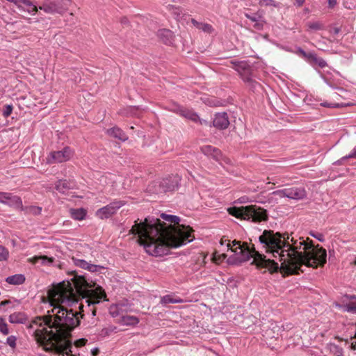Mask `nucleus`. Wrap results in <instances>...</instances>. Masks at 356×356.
<instances>
[{
  "instance_id": "f257e3e1",
  "label": "nucleus",
  "mask_w": 356,
  "mask_h": 356,
  "mask_svg": "<svg viewBox=\"0 0 356 356\" xmlns=\"http://www.w3.org/2000/svg\"><path fill=\"white\" fill-rule=\"evenodd\" d=\"M48 302L51 310L44 317H37L29 325L37 343L47 352H54L58 356H73L72 343L68 340L70 332L79 325V312L66 306L80 302L79 308L96 316L98 306L107 301L106 294L102 286L95 287L84 276L72 274L70 278L54 285L48 291Z\"/></svg>"
},
{
  "instance_id": "f03ea898",
  "label": "nucleus",
  "mask_w": 356,
  "mask_h": 356,
  "mask_svg": "<svg viewBox=\"0 0 356 356\" xmlns=\"http://www.w3.org/2000/svg\"><path fill=\"white\" fill-rule=\"evenodd\" d=\"M161 217L169 224L147 217L144 221H135L130 230L137 236L138 242L147 254L155 257L167 254L169 248H178L194 239L193 229L179 224V217L165 213H162Z\"/></svg>"
},
{
  "instance_id": "7ed1b4c3",
  "label": "nucleus",
  "mask_w": 356,
  "mask_h": 356,
  "mask_svg": "<svg viewBox=\"0 0 356 356\" xmlns=\"http://www.w3.org/2000/svg\"><path fill=\"white\" fill-rule=\"evenodd\" d=\"M291 261L287 269V274H298L303 272L301 268H316L323 266L327 261V251L319 245L314 246L312 241L300 238L294 241V250L292 252Z\"/></svg>"
},
{
  "instance_id": "20e7f679",
  "label": "nucleus",
  "mask_w": 356,
  "mask_h": 356,
  "mask_svg": "<svg viewBox=\"0 0 356 356\" xmlns=\"http://www.w3.org/2000/svg\"><path fill=\"white\" fill-rule=\"evenodd\" d=\"M290 244L279 232L273 230H264L259 237L261 249L273 257L277 259L278 269H282L286 273L291 261L292 252L294 250V241Z\"/></svg>"
},
{
  "instance_id": "39448f33",
  "label": "nucleus",
  "mask_w": 356,
  "mask_h": 356,
  "mask_svg": "<svg viewBox=\"0 0 356 356\" xmlns=\"http://www.w3.org/2000/svg\"><path fill=\"white\" fill-rule=\"evenodd\" d=\"M227 261L232 264H238L248 261L252 258V264L257 267L268 269L270 273L278 270V264L275 260L266 259L263 254L254 249L252 250L247 243L233 241L227 244Z\"/></svg>"
},
{
  "instance_id": "423d86ee",
  "label": "nucleus",
  "mask_w": 356,
  "mask_h": 356,
  "mask_svg": "<svg viewBox=\"0 0 356 356\" xmlns=\"http://www.w3.org/2000/svg\"><path fill=\"white\" fill-rule=\"evenodd\" d=\"M230 215L253 222H261L268 219L266 211L256 205H250L241 207H231L228 209Z\"/></svg>"
},
{
  "instance_id": "0eeeda50",
  "label": "nucleus",
  "mask_w": 356,
  "mask_h": 356,
  "mask_svg": "<svg viewBox=\"0 0 356 356\" xmlns=\"http://www.w3.org/2000/svg\"><path fill=\"white\" fill-rule=\"evenodd\" d=\"M71 3V0H44L39 8L47 14H62Z\"/></svg>"
},
{
  "instance_id": "6e6552de",
  "label": "nucleus",
  "mask_w": 356,
  "mask_h": 356,
  "mask_svg": "<svg viewBox=\"0 0 356 356\" xmlns=\"http://www.w3.org/2000/svg\"><path fill=\"white\" fill-rule=\"evenodd\" d=\"M73 156V151L69 147H65L63 149L54 151L49 153L47 157V163H58L69 161Z\"/></svg>"
},
{
  "instance_id": "1a4fd4ad",
  "label": "nucleus",
  "mask_w": 356,
  "mask_h": 356,
  "mask_svg": "<svg viewBox=\"0 0 356 356\" xmlns=\"http://www.w3.org/2000/svg\"><path fill=\"white\" fill-rule=\"evenodd\" d=\"M273 194L278 195L280 197H287L293 200H302L306 197V191L302 187H292L277 190Z\"/></svg>"
},
{
  "instance_id": "9d476101",
  "label": "nucleus",
  "mask_w": 356,
  "mask_h": 356,
  "mask_svg": "<svg viewBox=\"0 0 356 356\" xmlns=\"http://www.w3.org/2000/svg\"><path fill=\"white\" fill-rule=\"evenodd\" d=\"M125 202L122 200H115L109 204L100 208L96 211V216L101 219H106L115 214L119 209L123 207Z\"/></svg>"
},
{
  "instance_id": "9b49d317",
  "label": "nucleus",
  "mask_w": 356,
  "mask_h": 356,
  "mask_svg": "<svg viewBox=\"0 0 356 356\" xmlns=\"http://www.w3.org/2000/svg\"><path fill=\"white\" fill-rule=\"evenodd\" d=\"M232 67L238 72L241 78L247 82H250L251 68L249 63L246 60H232L231 62Z\"/></svg>"
},
{
  "instance_id": "f8f14e48",
  "label": "nucleus",
  "mask_w": 356,
  "mask_h": 356,
  "mask_svg": "<svg viewBox=\"0 0 356 356\" xmlns=\"http://www.w3.org/2000/svg\"><path fill=\"white\" fill-rule=\"evenodd\" d=\"M0 203L19 210V208H22V201L21 198L10 193L0 192Z\"/></svg>"
},
{
  "instance_id": "ddd939ff",
  "label": "nucleus",
  "mask_w": 356,
  "mask_h": 356,
  "mask_svg": "<svg viewBox=\"0 0 356 356\" xmlns=\"http://www.w3.org/2000/svg\"><path fill=\"white\" fill-rule=\"evenodd\" d=\"M179 179L177 176L169 177L163 179L161 182L159 189H149L153 193H162L170 191H174L178 187Z\"/></svg>"
},
{
  "instance_id": "4468645a",
  "label": "nucleus",
  "mask_w": 356,
  "mask_h": 356,
  "mask_svg": "<svg viewBox=\"0 0 356 356\" xmlns=\"http://www.w3.org/2000/svg\"><path fill=\"white\" fill-rule=\"evenodd\" d=\"M336 306L342 311L356 314V297L345 296L342 298L341 302L337 303Z\"/></svg>"
},
{
  "instance_id": "2eb2a0df",
  "label": "nucleus",
  "mask_w": 356,
  "mask_h": 356,
  "mask_svg": "<svg viewBox=\"0 0 356 356\" xmlns=\"http://www.w3.org/2000/svg\"><path fill=\"white\" fill-rule=\"evenodd\" d=\"M131 307L127 302H119L112 305L109 307V314L113 318H120L124 314L131 312Z\"/></svg>"
},
{
  "instance_id": "dca6fc26",
  "label": "nucleus",
  "mask_w": 356,
  "mask_h": 356,
  "mask_svg": "<svg viewBox=\"0 0 356 356\" xmlns=\"http://www.w3.org/2000/svg\"><path fill=\"white\" fill-rule=\"evenodd\" d=\"M213 124L214 127H216L218 129H226L229 124V122L228 120V116H227V113H220L216 114L215 118L213 119Z\"/></svg>"
},
{
  "instance_id": "f3484780",
  "label": "nucleus",
  "mask_w": 356,
  "mask_h": 356,
  "mask_svg": "<svg viewBox=\"0 0 356 356\" xmlns=\"http://www.w3.org/2000/svg\"><path fill=\"white\" fill-rule=\"evenodd\" d=\"M117 323L122 325L134 326L139 323V319L136 316L124 314L117 320Z\"/></svg>"
},
{
  "instance_id": "a211bd4d",
  "label": "nucleus",
  "mask_w": 356,
  "mask_h": 356,
  "mask_svg": "<svg viewBox=\"0 0 356 356\" xmlns=\"http://www.w3.org/2000/svg\"><path fill=\"white\" fill-rule=\"evenodd\" d=\"M159 38L166 44H171L174 40L173 33L169 29H161L158 31Z\"/></svg>"
},
{
  "instance_id": "6ab92c4d",
  "label": "nucleus",
  "mask_w": 356,
  "mask_h": 356,
  "mask_svg": "<svg viewBox=\"0 0 356 356\" xmlns=\"http://www.w3.org/2000/svg\"><path fill=\"white\" fill-rule=\"evenodd\" d=\"M202 152L204 155L207 156H211L216 160H218L220 157V151L211 145H206L202 147Z\"/></svg>"
},
{
  "instance_id": "aec40b11",
  "label": "nucleus",
  "mask_w": 356,
  "mask_h": 356,
  "mask_svg": "<svg viewBox=\"0 0 356 356\" xmlns=\"http://www.w3.org/2000/svg\"><path fill=\"white\" fill-rule=\"evenodd\" d=\"M70 214L74 220H83L87 215V211L83 208L70 209Z\"/></svg>"
},
{
  "instance_id": "412c9836",
  "label": "nucleus",
  "mask_w": 356,
  "mask_h": 356,
  "mask_svg": "<svg viewBox=\"0 0 356 356\" xmlns=\"http://www.w3.org/2000/svg\"><path fill=\"white\" fill-rule=\"evenodd\" d=\"M108 135L113 136L120 140L125 141L127 140V135L123 132L122 129L118 127H113L106 131Z\"/></svg>"
},
{
  "instance_id": "4be33fe9",
  "label": "nucleus",
  "mask_w": 356,
  "mask_h": 356,
  "mask_svg": "<svg viewBox=\"0 0 356 356\" xmlns=\"http://www.w3.org/2000/svg\"><path fill=\"white\" fill-rule=\"evenodd\" d=\"M25 276L23 274H15L6 278V282L11 285H20L25 282Z\"/></svg>"
},
{
  "instance_id": "5701e85b",
  "label": "nucleus",
  "mask_w": 356,
  "mask_h": 356,
  "mask_svg": "<svg viewBox=\"0 0 356 356\" xmlns=\"http://www.w3.org/2000/svg\"><path fill=\"white\" fill-rule=\"evenodd\" d=\"M73 187L74 184L67 180H59L56 184V190L61 193H65L69 189Z\"/></svg>"
},
{
  "instance_id": "b1692460",
  "label": "nucleus",
  "mask_w": 356,
  "mask_h": 356,
  "mask_svg": "<svg viewBox=\"0 0 356 356\" xmlns=\"http://www.w3.org/2000/svg\"><path fill=\"white\" fill-rule=\"evenodd\" d=\"M29 261L32 264H40L42 265H48L51 264L54 259L52 258L48 257L47 256H35L32 258H30Z\"/></svg>"
},
{
  "instance_id": "393cba45",
  "label": "nucleus",
  "mask_w": 356,
  "mask_h": 356,
  "mask_svg": "<svg viewBox=\"0 0 356 356\" xmlns=\"http://www.w3.org/2000/svg\"><path fill=\"white\" fill-rule=\"evenodd\" d=\"M26 320V316L22 312H15L9 316V321L13 324L24 323Z\"/></svg>"
},
{
  "instance_id": "a878e982",
  "label": "nucleus",
  "mask_w": 356,
  "mask_h": 356,
  "mask_svg": "<svg viewBox=\"0 0 356 356\" xmlns=\"http://www.w3.org/2000/svg\"><path fill=\"white\" fill-rule=\"evenodd\" d=\"M192 24L198 29L202 30V31L208 33H211L213 32V29L211 25L206 23L198 22L195 19H192Z\"/></svg>"
},
{
  "instance_id": "bb28decb",
  "label": "nucleus",
  "mask_w": 356,
  "mask_h": 356,
  "mask_svg": "<svg viewBox=\"0 0 356 356\" xmlns=\"http://www.w3.org/2000/svg\"><path fill=\"white\" fill-rule=\"evenodd\" d=\"M19 210L24 211L25 213L37 216L41 213L42 208L36 206L24 207L22 205V208H19Z\"/></svg>"
},
{
  "instance_id": "cd10ccee",
  "label": "nucleus",
  "mask_w": 356,
  "mask_h": 356,
  "mask_svg": "<svg viewBox=\"0 0 356 356\" xmlns=\"http://www.w3.org/2000/svg\"><path fill=\"white\" fill-rule=\"evenodd\" d=\"M308 61L310 62L312 64L317 65L321 68L327 65L325 60H324L323 58L320 57H318L315 54L312 53L310 56H309Z\"/></svg>"
},
{
  "instance_id": "c85d7f7f",
  "label": "nucleus",
  "mask_w": 356,
  "mask_h": 356,
  "mask_svg": "<svg viewBox=\"0 0 356 356\" xmlns=\"http://www.w3.org/2000/svg\"><path fill=\"white\" fill-rule=\"evenodd\" d=\"M179 111L181 115L193 121H197L199 119L198 115L192 111L179 108Z\"/></svg>"
},
{
  "instance_id": "c756f323",
  "label": "nucleus",
  "mask_w": 356,
  "mask_h": 356,
  "mask_svg": "<svg viewBox=\"0 0 356 356\" xmlns=\"http://www.w3.org/2000/svg\"><path fill=\"white\" fill-rule=\"evenodd\" d=\"M183 300L177 297H174L172 295H166L161 298V303L163 305H166L169 303H181Z\"/></svg>"
},
{
  "instance_id": "7c9ffc66",
  "label": "nucleus",
  "mask_w": 356,
  "mask_h": 356,
  "mask_svg": "<svg viewBox=\"0 0 356 356\" xmlns=\"http://www.w3.org/2000/svg\"><path fill=\"white\" fill-rule=\"evenodd\" d=\"M19 304V302L18 300H4V301H2L1 303H0V307H3V306H7V309H13L14 308L16 305H18Z\"/></svg>"
},
{
  "instance_id": "2f4dec72",
  "label": "nucleus",
  "mask_w": 356,
  "mask_h": 356,
  "mask_svg": "<svg viewBox=\"0 0 356 356\" xmlns=\"http://www.w3.org/2000/svg\"><path fill=\"white\" fill-rule=\"evenodd\" d=\"M0 332L3 335H8L10 333L8 324L1 317H0Z\"/></svg>"
},
{
  "instance_id": "473e14b6",
  "label": "nucleus",
  "mask_w": 356,
  "mask_h": 356,
  "mask_svg": "<svg viewBox=\"0 0 356 356\" xmlns=\"http://www.w3.org/2000/svg\"><path fill=\"white\" fill-rule=\"evenodd\" d=\"M351 158H355L356 159V145L354 147V148L353 149V150L351 151V152L345 156H343L341 159L338 160L336 163H337L338 165H341L342 164V163L348 159H351Z\"/></svg>"
},
{
  "instance_id": "72a5a7b5",
  "label": "nucleus",
  "mask_w": 356,
  "mask_h": 356,
  "mask_svg": "<svg viewBox=\"0 0 356 356\" xmlns=\"http://www.w3.org/2000/svg\"><path fill=\"white\" fill-rule=\"evenodd\" d=\"M308 27L312 30H322L323 29V24L318 21L310 22L307 24Z\"/></svg>"
},
{
  "instance_id": "f704fd0d",
  "label": "nucleus",
  "mask_w": 356,
  "mask_h": 356,
  "mask_svg": "<svg viewBox=\"0 0 356 356\" xmlns=\"http://www.w3.org/2000/svg\"><path fill=\"white\" fill-rule=\"evenodd\" d=\"M330 350L334 356H342L343 355L342 349L336 345H330Z\"/></svg>"
},
{
  "instance_id": "c9c22d12",
  "label": "nucleus",
  "mask_w": 356,
  "mask_h": 356,
  "mask_svg": "<svg viewBox=\"0 0 356 356\" xmlns=\"http://www.w3.org/2000/svg\"><path fill=\"white\" fill-rule=\"evenodd\" d=\"M8 257V250L5 247L0 245V261H6Z\"/></svg>"
},
{
  "instance_id": "e433bc0d",
  "label": "nucleus",
  "mask_w": 356,
  "mask_h": 356,
  "mask_svg": "<svg viewBox=\"0 0 356 356\" xmlns=\"http://www.w3.org/2000/svg\"><path fill=\"white\" fill-rule=\"evenodd\" d=\"M74 263L77 266H79L81 268L86 269V270L88 269L89 264H90V263H88V261H86L83 259H76L74 261Z\"/></svg>"
},
{
  "instance_id": "4c0bfd02",
  "label": "nucleus",
  "mask_w": 356,
  "mask_h": 356,
  "mask_svg": "<svg viewBox=\"0 0 356 356\" xmlns=\"http://www.w3.org/2000/svg\"><path fill=\"white\" fill-rule=\"evenodd\" d=\"M17 337L15 336L11 335L8 337L6 339V344L8 345L12 348H15L17 344Z\"/></svg>"
},
{
  "instance_id": "58836bf2",
  "label": "nucleus",
  "mask_w": 356,
  "mask_h": 356,
  "mask_svg": "<svg viewBox=\"0 0 356 356\" xmlns=\"http://www.w3.org/2000/svg\"><path fill=\"white\" fill-rule=\"evenodd\" d=\"M259 3L261 6H277V3L274 0H260Z\"/></svg>"
},
{
  "instance_id": "ea45409f",
  "label": "nucleus",
  "mask_w": 356,
  "mask_h": 356,
  "mask_svg": "<svg viewBox=\"0 0 356 356\" xmlns=\"http://www.w3.org/2000/svg\"><path fill=\"white\" fill-rule=\"evenodd\" d=\"M102 269H104V268L102 266L90 264L87 270L90 272L94 273V272H98Z\"/></svg>"
},
{
  "instance_id": "a19ab883",
  "label": "nucleus",
  "mask_w": 356,
  "mask_h": 356,
  "mask_svg": "<svg viewBox=\"0 0 356 356\" xmlns=\"http://www.w3.org/2000/svg\"><path fill=\"white\" fill-rule=\"evenodd\" d=\"M310 235L321 242H323L325 239L323 234L319 232H311Z\"/></svg>"
},
{
  "instance_id": "79ce46f5",
  "label": "nucleus",
  "mask_w": 356,
  "mask_h": 356,
  "mask_svg": "<svg viewBox=\"0 0 356 356\" xmlns=\"http://www.w3.org/2000/svg\"><path fill=\"white\" fill-rule=\"evenodd\" d=\"M13 111V106L11 105H6L3 111V115L4 117H8Z\"/></svg>"
},
{
  "instance_id": "37998d69",
  "label": "nucleus",
  "mask_w": 356,
  "mask_h": 356,
  "mask_svg": "<svg viewBox=\"0 0 356 356\" xmlns=\"http://www.w3.org/2000/svg\"><path fill=\"white\" fill-rule=\"evenodd\" d=\"M264 24V21L261 19V17H259V19L256 22H254V27L257 30H261L263 29Z\"/></svg>"
},
{
  "instance_id": "c03bdc74",
  "label": "nucleus",
  "mask_w": 356,
  "mask_h": 356,
  "mask_svg": "<svg viewBox=\"0 0 356 356\" xmlns=\"http://www.w3.org/2000/svg\"><path fill=\"white\" fill-rule=\"evenodd\" d=\"M296 54H300L304 58L307 59L308 60L309 56L312 54V53L307 54L302 49L298 47L297 49Z\"/></svg>"
},
{
  "instance_id": "a18cd8bd",
  "label": "nucleus",
  "mask_w": 356,
  "mask_h": 356,
  "mask_svg": "<svg viewBox=\"0 0 356 356\" xmlns=\"http://www.w3.org/2000/svg\"><path fill=\"white\" fill-rule=\"evenodd\" d=\"M138 109V108L137 107H129L127 108L128 111L127 113V114H131V115H136V111Z\"/></svg>"
},
{
  "instance_id": "49530a36",
  "label": "nucleus",
  "mask_w": 356,
  "mask_h": 356,
  "mask_svg": "<svg viewBox=\"0 0 356 356\" xmlns=\"http://www.w3.org/2000/svg\"><path fill=\"white\" fill-rule=\"evenodd\" d=\"M245 16H246V17L250 19L253 22H256L259 17H257L256 15H250L248 14H245Z\"/></svg>"
},
{
  "instance_id": "de8ad7c7",
  "label": "nucleus",
  "mask_w": 356,
  "mask_h": 356,
  "mask_svg": "<svg viewBox=\"0 0 356 356\" xmlns=\"http://www.w3.org/2000/svg\"><path fill=\"white\" fill-rule=\"evenodd\" d=\"M327 1L330 8H333L337 4L336 0H328Z\"/></svg>"
},
{
  "instance_id": "09e8293b",
  "label": "nucleus",
  "mask_w": 356,
  "mask_h": 356,
  "mask_svg": "<svg viewBox=\"0 0 356 356\" xmlns=\"http://www.w3.org/2000/svg\"><path fill=\"white\" fill-rule=\"evenodd\" d=\"M241 203H246L250 202L247 197H242L239 199Z\"/></svg>"
},
{
  "instance_id": "8fccbe9b",
  "label": "nucleus",
  "mask_w": 356,
  "mask_h": 356,
  "mask_svg": "<svg viewBox=\"0 0 356 356\" xmlns=\"http://www.w3.org/2000/svg\"><path fill=\"white\" fill-rule=\"evenodd\" d=\"M323 105L324 106H327V107H338V106H339L338 104H327V103H324Z\"/></svg>"
},
{
  "instance_id": "3c124183",
  "label": "nucleus",
  "mask_w": 356,
  "mask_h": 356,
  "mask_svg": "<svg viewBox=\"0 0 356 356\" xmlns=\"http://www.w3.org/2000/svg\"><path fill=\"white\" fill-rule=\"evenodd\" d=\"M85 342H86V340L82 339L76 342V345L77 346H83L85 344Z\"/></svg>"
},
{
  "instance_id": "603ef678",
  "label": "nucleus",
  "mask_w": 356,
  "mask_h": 356,
  "mask_svg": "<svg viewBox=\"0 0 356 356\" xmlns=\"http://www.w3.org/2000/svg\"><path fill=\"white\" fill-rule=\"evenodd\" d=\"M305 2V0H296V4L298 6H301Z\"/></svg>"
},
{
  "instance_id": "864d4df0",
  "label": "nucleus",
  "mask_w": 356,
  "mask_h": 356,
  "mask_svg": "<svg viewBox=\"0 0 356 356\" xmlns=\"http://www.w3.org/2000/svg\"><path fill=\"white\" fill-rule=\"evenodd\" d=\"M339 33V29H334V33Z\"/></svg>"
},
{
  "instance_id": "5fc2aeb1",
  "label": "nucleus",
  "mask_w": 356,
  "mask_h": 356,
  "mask_svg": "<svg viewBox=\"0 0 356 356\" xmlns=\"http://www.w3.org/2000/svg\"><path fill=\"white\" fill-rule=\"evenodd\" d=\"M355 264H356V259H355Z\"/></svg>"
},
{
  "instance_id": "6e6d98bb",
  "label": "nucleus",
  "mask_w": 356,
  "mask_h": 356,
  "mask_svg": "<svg viewBox=\"0 0 356 356\" xmlns=\"http://www.w3.org/2000/svg\"><path fill=\"white\" fill-rule=\"evenodd\" d=\"M355 346H356V341H355Z\"/></svg>"
}]
</instances>
